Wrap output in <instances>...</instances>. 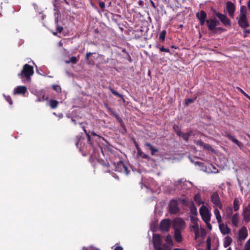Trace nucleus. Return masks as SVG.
Listing matches in <instances>:
<instances>
[{
  "label": "nucleus",
  "instance_id": "obj_42",
  "mask_svg": "<svg viewBox=\"0 0 250 250\" xmlns=\"http://www.w3.org/2000/svg\"><path fill=\"white\" fill-rule=\"evenodd\" d=\"M191 228L193 230L194 232L199 230V229L198 224L194 223V224H193V225L191 227Z\"/></svg>",
  "mask_w": 250,
  "mask_h": 250
},
{
  "label": "nucleus",
  "instance_id": "obj_11",
  "mask_svg": "<svg viewBox=\"0 0 250 250\" xmlns=\"http://www.w3.org/2000/svg\"><path fill=\"white\" fill-rule=\"evenodd\" d=\"M226 8L229 15L232 18H233L234 13L235 11V6L231 1H227L226 3Z\"/></svg>",
  "mask_w": 250,
  "mask_h": 250
},
{
  "label": "nucleus",
  "instance_id": "obj_29",
  "mask_svg": "<svg viewBox=\"0 0 250 250\" xmlns=\"http://www.w3.org/2000/svg\"><path fill=\"white\" fill-rule=\"evenodd\" d=\"M230 140L233 143L236 144L238 146L241 147L243 146L242 144L239 142L237 139H236L235 137L232 136L230 139Z\"/></svg>",
  "mask_w": 250,
  "mask_h": 250
},
{
  "label": "nucleus",
  "instance_id": "obj_7",
  "mask_svg": "<svg viewBox=\"0 0 250 250\" xmlns=\"http://www.w3.org/2000/svg\"><path fill=\"white\" fill-rule=\"evenodd\" d=\"M185 227V222L182 218H177L174 220L173 229L175 230L181 231Z\"/></svg>",
  "mask_w": 250,
  "mask_h": 250
},
{
  "label": "nucleus",
  "instance_id": "obj_38",
  "mask_svg": "<svg viewBox=\"0 0 250 250\" xmlns=\"http://www.w3.org/2000/svg\"><path fill=\"white\" fill-rule=\"evenodd\" d=\"M204 149L209 150L211 152L214 151V149L211 147V146L208 144H205V145L203 147Z\"/></svg>",
  "mask_w": 250,
  "mask_h": 250
},
{
  "label": "nucleus",
  "instance_id": "obj_50",
  "mask_svg": "<svg viewBox=\"0 0 250 250\" xmlns=\"http://www.w3.org/2000/svg\"><path fill=\"white\" fill-rule=\"evenodd\" d=\"M133 143L135 145V146L136 147V148L137 149V150H139V149L141 148L139 146V145L137 143V142L136 141L135 139H133Z\"/></svg>",
  "mask_w": 250,
  "mask_h": 250
},
{
  "label": "nucleus",
  "instance_id": "obj_34",
  "mask_svg": "<svg viewBox=\"0 0 250 250\" xmlns=\"http://www.w3.org/2000/svg\"><path fill=\"white\" fill-rule=\"evenodd\" d=\"M165 241L168 245L170 246H173V243L172 239V237L170 234H168L166 238Z\"/></svg>",
  "mask_w": 250,
  "mask_h": 250
},
{
  "label": "nucleus",
  "instance_id": "obj_54",
  "mask_svg": "<svg viewBox=\"0 0 250 250\" xmlns=\"http://www.w3.org/2000/svg\"><path fill=\"white\" fill-rule=\"evenodd\" d=\"M99 6L100 7L103 9L105 7V3L104 1H100L99 2Z\"/></svg>",
  "mask_w": 250,
  "mask_h": 250
},
{
  "label": "nucleus",
  "instance_id": "obj_33",
  "mask_svg": "<svg viewBox=\"0 0 250 250\" xmlns=\"http://www.w3.org/2000/svg\"><path fill=\"white\" fill-rule=\"evenodd\" d=\"M190 212L192 214L194 215L195 216L197 215V208L194 204H192V205L190 206Z\"/></svg>",
  "mask_w": 250,
  "mask_h": 250
},
{
  "label": "nucleus",
  "instance_id": "obj_37",
  "mask_svg": "<svg viewBox=\"0 0 250 250\" xmlns=\"http://www.w3.org/2000/svg\"><path fill=\"white\" fill-rule=\"evenodd\" d=\"M157 47L159 48L160 51L161 52H165L171 54L170 50L168 48H165L164 46H162V47H159V45H157Z\"/></svg>",
  "mask_w": 250,
  "mask_h": 250
},
{
  "label": "nucleus",
  "instance_id": "obj_35",
  "mask_svg": "<svg viewBox=\"0 0 250 250\" xmlns=\"http://www.w3.org/2000/svg\"><path fill=\"white\" fill-rule=\"evenodd\" d=\"M194 200L199 205H200L201 204H202L203 203V202L202 201L200 195L198 194L195 195L194 197Z\"/></svg>",
  "mask_w": 250,
  "mask_h": 250
},
{
  "label": "nucleus",
  "instance_id": "obj_5",
  "mask_svg": "<svg viewBox=\"0 0 250 250\" xmlns=\"http://www.w3.org/2000/svg\"><path fill=\"white\" fill-rule=\"evenodd\" d=\"M210 201L215 207H218L221 209H222L223 205L220 201L219 196L216 192L212 193L210 197Z\"/></svg>",
  "mask_w": 250,
  "mask_h": 250
},
{
  "label": "nucleus",
  "instance_id": "obj_48",
  "mask_svg": "<svg viewBox=\"0 0 250 250\" xmlns=\"http://www.w3.org/2000/svg\"><path fill=\"white\" fill-rule=\"evenodd\" d=\"M195 144H196V145L197 146H202L203 147V146L205 145V143H204L201 140H197L196 142H195Z\"/></svg>",
  "mask_w": 250,
  "mask_h": 250
},
{
  "label": "nucleus",
  "instance_id": "obj_1",
  "mask_svg": "<svg viewBox=\"0 0 250 250\" xmlns=\"http://www.w3.org/2000/svg\"><path fill=\"white\" fill-rule=\"evenodd\" d=\"M33 73V67L28 64H25L23 65L22 71L18 75L21 79L25 77L26 79H28Z\"/></svg>",
  "mask_w": 250,
  "mask_h": 250
},
{
  "label": "nucleus",
  "instance_id": "obj_51",
  "mask_svg": "<svg viewBox=\"0 0 250 250\" xmlns=\"http://www.w3.org/2000/svg\"><path fill=\"white\" fill-rule=\"evenodd\" d=\"M173 130H174V131L175 132H177V131H178L180 129L179 127V126L177 125H176V124H174L173 125Z\"/></svg>",
  "mask_w": 250,
  "mask_h": 250
},
{
  "label": "nucleus",
  "instance_id": "obj_4",
  "mask_svg": "<svg viewBox=\"0 0 250 250\" xmlns=\"http://www.w3.org/2000/svg\"><path fill=\"white\" fill-rule=\"evenodd\" d=\"M200 214L202 219L204 222L210 221L211 214L210 213L208 208L205 206H201L199 209Z\"/></svg>",
  "mask_w": 250,
  "mask_h": 250
},
{
  "label": "nucleus",
  "instance_id": "obj_52",
  "mask_svg": "<svg viewBox=\"0 0 250 250\" xmlns=\"http://www.w3.org/2000/svg\"><path fill=\"white\" fill-rule=\"evenodd\" d=\"M194 102V100L192 99H188L185 102V104L188 105L189 104L192 103Z\"/></svg>",
  "mask_w": 250,
  "mask_h": 250
},
{
  "label": "nucleus",
  "instance_id": "obj_8",
  "mask_svg": "<svg viewBox=\"0 0 250 250\" xmlns=\"http://www.w3.org/2000/svg\"><path fill=\"white\" fill-rule=\"evenodd\" d=\"M196 16L199 21L200 25L204 26L207 20H206L207 17L206 12L204 10H201L196 14Z\"/></svg>",
  "mask_w": 250,
  "mask_h": 250
},
{
  "label": "nucleus",
  "instance_id": "obj_61",
  "mask_svg": "<svg viewBox=\"0 0 250 250\" xmlns=\"http://www.w3.org/2000/svg\"><path fill=\"white\" fill-rule=\"evenodd\" d=\"M162 246L164 248H165V250H169V249H171L170 248H169L168 247V246L167 244H164L163 245H162Z\"/></svg>",
  "mask_w": 250,
  "mask_h": 250
},
{
  "label": "nucleus",
  "instance_id": "obj_41",
  "mask_svg": "<svg viewBox=\"0 0 250 250\" xmlns=\"http://www.w3.org/2000/svg\"><path fill=\"white\" fill-rule=\"evenodd\" d=\"M58 22V19H56L55 22L57 24V27H56L57 31H58V33H61L63 30V27L62 26H59L57 24Z\"/></svg>",
  "mask_w": 250,
  "mask_h": 250
},
{
  "label": "nucleus",
  "instance_id": "obj_28",
  "mask_svg": "<svg viewBox=\"0 0 250 250\" xmlns=\"http://www.w3.org/2000/svg\"><path fill=\"white\" fill-rule=\"evenodd\" d=\"M247 9L245 6L240 7V13L239 17H247Z\"/></svg>",
  "mask_w": 250,
  "mask_h": 250
},
{
  "label": "nucleus",
  "instance_id": "obj_26",
  "mask_svg": "<svg viewBox=\"0 0 250 250\" xmlns=\"http://www.w3.org/2000/svg\"><path fill=\"white\" fill-rule=\"evenodd\" d=\"M214 213L218 223L220 224L222 222V218L219 210L217 208L214 209Z\"/></svg>",
  "mask_w": 250,
  "mask_h": 250
},
{
  "label": "nucleus",
  "instance_id": "obj_49",
  "mask_svg": "<svg viewBox=\"0 0 250 250\" xmlns=\"http://www.w3.org/2000/svg\"><path fill=\"white\" fill-rule=\"evenodd\" d=\"M222 135L224 136H225L226 137H227L229 140H230V138L231 137V136L232 135H231L230 133H229V132H227V131H225L224 132Z\"/></svg>",
  "mask_w": 250,
  "mask_h": 250
},
{
  "label": "nucleus",
  "instance_id": "obj_14",
  "mask_svg": "<svg viewBox=\"0 0 250 250\" xmlns=\"http://www.w3.org/2000/svg\"><path fill=\"white\" fill-rule=\"evenodd\" d=\"M248 236V231L247 228L245 227H242L239 230L238 233L239 240L244 241Z\"/></svg>",
  "mask_w": 250,
  "mask_h": 250
},
{
  "label": "nucleus",
  "instance_id": "obj_56",
  "mask_svg": "<svg viewBox=\"0 0 250 250\" xmlns=\"http://www.w3.org/2000/svg\"><path fill=\"white\" fill-rule=\"evenodd\" d=\"M93 53H91V52H88L85 55V59L86 60H89V57Z\"/></svg>",
  "mask_w": 250,
  "mask_h": 250
},
{
  "label": "nucleus",
  "instance_id": "obj_27",
  "mask_svg": "<svg viewBox=\"0 0 250 250\" xmlns=\"http://www.w3.org/2000/svg\"><path fill=\"white\" fill-rule=\"evenodd\" d=\"M86 137L87 139V143L89 145L88 148L86 150L89 151L93 148V143L91 140V137L89 134H87Z\"/></svg>",
  "mask_w": 250,
  "mask_h": 250
},
{
  "label": "nucleus",
  "instance_id": "obj_24",
  "mask_svg": "<svg viewBox=\"0 0 250 250\" xmlns=\"http://www.w3.org/2000/svg\"><path fill=\"white\" fill-rule=\"evenodd\" d=\"M232 238L229 236H227L225 237L223 245L225 248L228 247L232 243Z\"/></svg>",
  "mask_w": 250,
  "mask_h": 250
},
{
  "label": "nucleus",
  "instance_id": "obj_63",
  "mask_svg": "<svg viewBox=\"0 0 250 250\" xmlns=\"http://www.w3.org/2000/svg\"><path fill=\"white\" fill-rule=\"evenodd\" d=\"M114 250H123V248L121 246H117Z\"/></svg>",
  "mask_w": 250,
  "mask_h": 250
},
{
  "label": "nucleus",
  "instance_id": "obj_60",
  "mask_svg": "<svg viewBox=\"0 0 250 250\" xmlns=\"http://www.w3.org/2000/svg\"><path fill=\"white\" fill-rule=\"evenodd\" d=\"M119 123H120V124L121 126L123 128H124V129H125V124H124V122H123V121L122 120H121V121H120V122H119Z\"/></svg>",
  "mask_w": 250,
  "mask_h": 250
},
{
  "label": "nucleus",
  "instance_id": "obj_20",
  "mask_svg": "<svg viewBox=\"0 0 250 250\" xmlns=\"http://www.w3.org/2000/svg\"><path fill=\"white\" fill-rule=\"evenodd\" d=\"M174 239L178 243H180L182 241L183 237L181 235V231L179 230H174Z\"/></svg>",
  "mask_w": 250,
  "mask_h": 250
},
{
  "label": "nucleus",
  "instance_id": "obj_47",
  "mask_svg": "<svg viewBox=\"0 0 250 250\" xmlns=\"http://www.w3.org/2000/svg\"><path fill=\"white\" fill-rule=\"evenodd\" d=\"M48 99L47 97H45L44 95H43L42 97H39L37 101L39 102L44 101Z\"/></svg>",
  "mask_w": 250,
  "mask_h": 250
},
{
  "label": "nucleus",
  "instance_id": "obj_21",
  "mask_svg": "<svg viewBox=\"0 0 250 250\" xmlns=\"http://www.w3.org/2000/svg\"><path fill=\"white\" fill-rule=\"evenodd\" d=\"M232 224L237 227L238 226L239 223V214L238 213H236L231 217Z\"/></svg>",
  "mask_w": 250,
  "mask_h": 250
},
{
  "label": "nucleus",
  "instance_id": "obj_40",
  "mask_svg": "<svg viewBox=\"0 0 250 250\" xmlns=\"http://www.w3.org/2000/svg\"><path fill=\"white\" fill-rule=\"evenodd\" d=\"M52 88L53 90L56 91L57 92H60L61 91V87L58 85H53L52 86Z\"/></svg>",
  "mask_w": 250,
  "mask_h": 250
},
{
  "label": "nucleus",
  "instance_id": "obj_55",
  "mask_svg": "<svg viewBox=\"0 0 250 250\" xmlns=\"http://www.w3.org/2000/svg\"><path fill=\"white\" fill-rule=\"evenodd\" d=\"M194 232V234H195V240H197V238L198 237H199L200 236V232H199V230H198V231H196Z\"/></svg>",
  "mask_w": 250,
  "mask_h": 250
},
{
  "label": "nucleus",
  "instance_id": "obj_30",
  "mask_svg": "<svg viewBox=\"0 0 250 250\" xmlns=\"http://www.w3.org/2000/svg\"><path fill=\"white\" fill-rule=\"evenodd\" d=\"M108 89L111 92V93L114 94V95L122 99H124L123 96L118 93L117 91H115L113 88H112L111 87H109Z\"/></svg>",
  "mask_w": 250,
  "mask_h": 250
},
{
  "label": "nucleus",
  "instance_id": "obj_16",
  "mask_svg": "<svg viewBox=\"0 0 250 250\" xmlns=\"http://www.w3.org/2000/svg\"><path fill=\"white\" fill-rule=\"evenodd\" d=\"M98 163L103 167L104 172H110L109 164L107 161L104 160H98Z\"/></svg>",
  "mask_w": 250,
  "mask_h": 250
},
{
  "label": "nucleus",
  "instance_id": "obj_23",
  "mask_svg": "<svg viewBox=\"0 0 250 250\" xmlns=\"http://www.w3.org/2000/svg\"><path fill=\"white\" fill-rule=\"evenodd\" d=\"M233 213V208L230 206H227L226 208V216L228 219H230Z\"/></svg>",
  "mask_w": 250,
  "mask_h": 250
},
{
  "label": "nucleus",
  "instance_id": "obj_39",
  "mask_svg": "<svg viewBox=\"0 0 250 250\" xmlns=\"http://www.w3.org/2000/svg\"><path fill=\"white\" fill-rule=\"evenodd\" d=\"M149 149L151 151V155L152 156L154 155L155 153L158 152V149L156 148V147H154L153 146H151Z\"/></svg>",
  "mask_w": 250,
  "mask_h": 250
},
{
  "label": "nucleus",
  "instance_id": "obj_64",
  "mask_svg": "<svg viewBox=\"0 0 250 250\" xmlns=\"http://www.w3.org/2000/svg\"><path fill=\"white\" fill-rule=\"evenodd\" d=\"M82 250H93L92 247H83Z\"/></svg>",
  "mask_w": 250,
  "mask_h": 250
},
{
  "label": "nucleus",
  "instance_id": "obj_6",
  "mask_svg": "<svg viewBox=\"0 0 250 250\" xmlns=\"http://www.w3.org/2000/svg\"><path fill=\"white\" fill-rule=\"evenodd\" d=\"M169 212L170 214H177L179 212L178 202L176 200H171L168 205Z\"/></svg>",
  "mask_w": 250,
  "mask_h": 250
},
{
  "label": "nucleus",
  "instance_id": "obj_62",
  "mask_svg": "<svg viewBox=\"0 0 250 250\" xmlns=\"http://www.w3.org/2000/svg\"><path fill=\"white\" fill-rule=\"evenodd\" d=\"M213 19H214V24L215 25V27H216V26H217L218 25H219L220 24V22H219V21L216 20V19H215V18H213Z\"/></svg>",
  "mask_w": 250,
  "mask_h": 250
},
{
  "label": "nucleus",
  "instance_id": "obj_22",
  "mask_svg": "<svg viewBox=\"0 0 250 250\" xmlns=\"http://www.w3.org/2000/svg\"><path fill=\"white\" fill-rule=\"evenodd\" d=\"M59 102L56 100L50 99L48 101L47 104L52 109L56 108L59 105Z\"/></svg>",
  "mask_w": 250,
  "mask_h": 250
},
{
  "label": "nucleus",
  "instance_id": "obj_2",
  "mask_svg": "<svg viewBox=\"0 0 250 250\" xmlns=\"http://www.w3.org/2000/svg\"><path fill=\"white\" fill-rule=\"evenodd\" d=\"M114 167L115 171L124 173L126 175H127L130 172L127 166L122 161H119L116 163H114Z\"/></svg>",
  "mask_w": 250,
  "mask_h": 250
},
{
  "label": "nucleus",
  "instance_id": "obj_3",
  "mask_svg": "<svg viewBox=\"0 0 250 250\" xmlns=\"http://www.w3.org/2000/svg\"><path fill=\"white\" fill-rule=\"evenodd\" d=\"M213 14L219 19L222 23L225 26H229L231 24L230 20L227 17L226 15L217 12L215 9H212Z\"/></svg>",
  "mask_w": 250,
  "mask_h": 250
},
{
  "label": "nucleus",
  "instance_id": "obj_9",
  "mask_svg": "<svg viewBox=\"0 0 250 250\" xmlns=\"http://www.w3.org/2000/svg\"><path fill=\"white\" fill-rule=\"evenodd\" d=\"M162 239L161 236L158 234H154L153 235V244L155 250L161 247Z\"/></svg>",
  "mask_w": 250,
  "mask_h": 250
},
{
  "label": "nucleus",
  "instance_id": "obj_10",
  "mask_svg": "<svg viewBox=\"0 0 250 250\" xmlns=\"http://www.w3.org/2000/svg\"><path fill=\"white\" fill-rule=\"evenodd\" d=\"M170 223L171 221L170 219H163L160 223V229L162 231H168L170 228Z\"/></svg>",
  "mask_w": 250,
  "mask_h": 250
},
{
  "label": "nucleus",
  "instance_id": "obj_44",
  "mask_svg": "<svg viewBox=\"0 0 250 250\" xmlns=\"http://www.w3.org/2000/svg\"><path fill=\"white\" fill-rule=\"evenodd\" d=\"M190 219L191 222L193 223V224H194V223H198L197 220L198 218L194 216H190Z\"/></svg>",
  "mask_w": 250,
  "mask_h": 250
},
{
  "label": "nucleus",
  "instance_id": "obj_36",
  "mask_svg": "<svg viewBox=\"0 0 250 250\" xmlns=\"http://www.w3.org/2000/svg\"><path fill=\"white\" fill-rule=\"evenodd\" d=\"M190 135L191 132L188 133H183L181 137L185 141L188 142V140L189 137L190 136Z\"/></svg>",
  "mask_w": 250,
  "mask_h": 250
},
{
  "label": "nucleus",
  "instance_id": "obj_12",
  "mask_svg": "<svg viewBox=\"0 0 250 250\" xmlns=\"http://www.w3.org/2000/svg\"><path fill=\"white\" fill-rule=\"evenodd\" d=\"M237 20L241 27L246 28L250 26L247 17H238L237 18Z\"/></svg>",
  "mask_w": 250,
  "mask_h": 250
},
{
  "label": "nucleus",
  "instance_id": "obj_32",
  "mask_svg": "<svg viewBox=\"0 0 250 250\" xmlns=\"http://www.w3.org/2000/svg\"><path fill=\"white\" fill-rule=\"evenodd\" d=\"M137 154L139 156L141 157L142 158L148 159L149 158V156L147 154L144 153L140 148L139 150H137Z\"/></svg>",
  "mask_w": 250,
  "mask_h": 250
},
{
  "label": "nucleus",
  "instance_id": "obj_45",
  "mask_svg": "<svg viewBox=\"0 0 250 250\" xmlns=\"http://www.w3.org/2000/svg\"><path fill=\"white\" fill-rule=\"evenodd\" d=\"M69 62L73 63L76 64L78 62V60L75 57L73 56L70 58Z\"/></svg>",
  "mask_w": 250,
  "mask_h": 250
},
{
  "label": "nucleus",
  "instance_id": "obj_58",
  "mask_svg": "<svg viewBox=\"0 0 250 250\" xmlns=\"http://www.w3.org/2000/svg\"><path fill=\"white\" fill-rule=\"evenodd\" d=\"M108 110L114 117H115L116 115H118L115 111L112 110L110 108H108Z\"/></svg>",
  "mask_w": 250,
  "mask_h": 250
},
{
  "label": "nucleus",
  "instance_id": "obj_17",
  "mask_svg": "<svg viewBox=\"0 0 250 250\" xmlns=\"http://www.w3.org/2000/svg\"><path fill=\"white\" fill-rule=\"evenodd\" d=\"M27 87L25 86H18L15 88L14 94L24 95L27 92Z\"/></svg>",
  "mask_w": 250,
  "mask_h": 250
},
{
  "label": "nucleus",
  "instance_id": "obj_53",
  "mask_svg": "<svg viewBox=\"0 0 250 250\" xmlns=\"http://www.w3.org/2000/svg\"><path fill=\"white\" fill-rule=\"evenodd\" d=\"M205 223H206L208 229L209 230H211L212 229V226H211V224H210V221L205 222Z\"/></svg>",
  "mask_w": 250,
  "mask_h": 250
},
{
  "label": "nucleus",
  "instance_id": "obj_18",
  "mask_svg": "<svg viewBox=\"0 0 250 250\" xmlns=\"http://www.w3.org/2000/svg\"><path fill=\"white\" fill-rule=\"evenodd\" d=\"M82 139L83 140V138L82 136L81 135H78L77 136H76L74 140L76 146L78 148L80 149V151L84 150V148L82 147L81 143V140Z\"/></svg>",
  "mask_w": 250,
  "mask_h": 250
},
{
  "label": "nucleus",
  "instance_id": "obj_57",
  "mask_svg": "<svg viewBox=\"0 0 250 250\" xmlns=\"http://www.w3.org/2000/svg\"><path fill=\"white\" fill-rule=\"evenodd\" d=\"M237 89L242 93H243L246 97H249V96L241 88H239V87H237Z\"/></svg>",
  "mask_w": 250,
  "mask_h": 250
},
{
  "label": "nucleus",
  "instance_id": "obj_59",
  "mask_svg": "<svg viewBox=\"0 0 250 250\" xmlns=\"http://www.w3.org/2000/svg\"><path fill=\"white\" fill-rule=\"evenodd\" d=\"M145 146L147 147L149 149L151 146H152L151 145V144L150 143L146 142L145 144Z\"/></svg>",
  "mask_w": 250,
  "mask_h": 250
},
{
  "label": "nucleus",
  "instance_id": "obj_43",
  "mask_svg": "<svg viewBox=\"0 0 250 250\" xmlns=\"http://www.w3.org/2000/svg\"><path fill=\"white\" fill-rule=\"evenodd\" d=\"M244 250H250V239L245 244Z\"/></svg>",
  "mask_w": 250,
  "mask_h": 250
},
{
  "label": "nucleus",
  "instance_id": "obj_46",
  "mask_svg": "<svg viewBox=\"0 0 250 250\" xmlns=\"http://www.w3.org/2000/svg\"><path fill=\"white\" fill-rule=\"evenodd\" d=\"M5 100L9 103L10 105H12L13 102L10 96H4Z\"/></svg>",
  "mask_w": 250,
  "mask_h": 250
},
{
  "label": "nucleus",
  "instance_id": "obj_13",
  "mask_svg": "<svg viewBox=\"0 0 250 250\" xmlns=\"http://www.w3.org/2000/svg\"><path fill=\"white\" fill-rule=\"evenodd\" d=\"M243 214L244 221L248 223L250 221V204L243 208Z\"/></svg>",
  "mask_w": 250,
  "mask_h": 250
},
{
  "label": "nucleus",
  "instance_id": "obj_25",
  "mask_svg": "<svg viewBox=\"0 0 250 250\" xmlns=\"http://www.w3.org/2000/svg\"><path fill=\"white\" fill-rule=\"evenodd\" d=\"M240 201L238 198H235L233 202V208L235 211H237L239 209Z\"/></svg>",
  "mask_w": 250,
  "mask_h": 250
},
{
  "label": "nucleus",
  "instance_id": "obj_15",
  "mask_svg": "<svg viewBox=\"0 0 250 250\" xmlns=\"http://www.w3.org/2000/svg\"><path fill=\"white\" fill-rule=\"evenodd\" d=\"M219 228L221 232L223 235L229 234L231 232L230 229L228 227V226L223 223L219 224Z\"/></svg>",
  "mask_w": 250,
  "mask_h": 250
},
{
  "label": "nucleus",
  "instance_id": "obj_19",
  "mask_svg": "<svg viewBox=\"0 0 250 250\" xmlns=\"http://www.w3.org/2000/svg\"><path fill=\"white\" fill-rule=\"evenodd\" d=\"M206 23L208 30L212 31L215 29V25L214 24L213 18H210L207 20Z\"/></svg>",
  "mask_w": 250,
  "mask_h": 250
},
{
  "label": "nucleus",
  "instance_id": "obj_31",
  "mask_svg": "<svg viewBox=\"0 0 250 250\" xmlns=\"http://www.w3.org/2000/svg\"><path fill=\"white\" fill-rule=\"evenodd\" d=\"M166 34H167V32L165 30L162 31L160 33L159 38V40L161 42H164L165 41Z\"/></svg>",
  "mask_w": 250,
  "mask_h": 250
}]
</instances>
